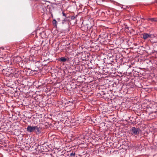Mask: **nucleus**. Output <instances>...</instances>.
I'll use <instances>...</instances> for the list:
<instances>
[{
    "label": "nucleus",
    "instance_id": "2eb2a0df",
    "mask_svg": "<svg viewBox=\"0 0 157 157\" xmlns=\"http://www.w3.org/2000/svg\"><path fill=\"white\" fill-rule=\"evenodd\" d=\"M63 21H66V20H65V19H64V20H63Z\"/></svg>",
    "mask_w": 157,
    "mask_h": 157
},
{
    "label": "nucleus",
    "instance_id": "9b49d317",
    "mask_svg": "<svg viewBox=\"0 0 157 157\" xmlns=\"http://www.w3.org/2000/svg\"><path fill=\"white\" fill-rule=\"evenodd\" d=\"M75 155V153H72L70 154V156H74Z\"/></svg>",
    "mask_w": 157,
    "mask_h": 157
},
{
    "label": "nucleus",
    "instance_id": "1a4fd4ad",
    "mask_svg": "<svg viewBox=\"0 0 157 157\" xmlns=\"http://www.w3.org/2000/svg\"><path fill=\"white\" fill-rule=\"evenodd\" d=\"M56 22H57V21H56V20L55 19L54 20H53V25H56Z\"/></svg>",
    "mask_w": 157,
    "mask_h": 157
},
{
    "label": "nucleus",
    "instance_id": "39448f33",
    "mask_svg": "<svg viewBox=\"0 0 157 157\" xmlns=\"http://www.w3.org/2000/svg\"><path fill=\"white\" fill-rule=\"evenodd\" d=\"M59 61L62 62H65L67 61V59L64 57H62L60 59Z\"/></svg>",
    "mask_w": 157,
    "mask_h": 157
},
{
    "label": "nucleus",
    "instance_id": "ddd939ff",
    "mask_svg": "<svg viewBox=\"0 0 157 157\" xmlns=\"http://www.w3.org/2000/svg\"><path fill=\"white\" fill-rule=\"evenodd\" d=\"M151 18H148V19H147V20H148V21H150H150H151Z\"/></svg>",
    "mask_w": 157,
    "mask_h": 157
},
{
    "label": "nucleus",
    "instance_id": "f257e3e1",
    "mask_svg": "<svg viewBox=\"0 0 157 157\" xmlns=\"http://www.w3.org/2000/svg\"><path fill=\"white\" fill-rule=\"evenodd\" d=\"M130 131L132 135H138L139 134L140 130L139 128H136L135 127H133L130 130Z\"/></svg>",
    "mask_w": 157,
    "mask_h": 157
},
{
    "label": "nucleus",
    "instance_id": "f8f14e48",
    "mask_svg": "<svg viewBox=\"0 0 157 157\" xmlns=\"http://www.w3.org/2000/svg\"><path fill=\"white\" fill-rule=\"evenodd\" d=\"M62 14H63V16H64L65 17H66V14L63 12Z\"/></svg>",
    "mask_w": 157,
    "mask_h": 157
},
{
    "label": "nucleus",
    "instance_id": "6e6552de",
    "mask_svg": "<svg viewBox=\"0 0 157 157\" xmlns=\"http://www.w3.org/2000/svg\"><path fill=\"white\" fill-rule=\"evenodd\" d=\"M67 103L68 105H71L72 104V102L69 101H67Z\"/></svg>",
    "mask_w": 157,
    "mask_h": 157
},
{
    "label": "nucleus",
    "instance_id": "4468645a",
    "mask_svg": "<svg viewBox=\"0 0 157 157\" xmlns=\"http://www.w3.org/2000/svg\"><path fill=\"white\" fill-rule=\"evenodd\" d=\"M140 19H144V18H141L140 17Z\"/></svg>",
    "mask_w": 157,
    "mask_h": 157
},
{
    "label": "nucleus",
    "instance_id": "423d86ee",
    "mask_svg": "<svg viewBox=\"0 0 157 157\" xmlns=\"http://www.w3.org/2000/svg\"><path fill=\"white\" fill-rule=\"evenodd\" d=\"M151 21L157 22V18H151Z\"/></svg>",
    "mask_w": 157,
    "mask_h": 157
},
{
    "label": "nucleus",
    "instance_id": "f03ea898",
    "mask_svg": "<svg viewBox=\"0 0 157 157\" xmlns=\"http://www.w3.org/2000/svg\"><path fill=\"white\" fill-rule=\"evenodd\" d=\"M155 37V36L153 34H149L147 33H144L143 34V38L144 39L146 40L148 38H153Z\"/></svg>",
    "mask_w": 157,
    "mask_h": 157
},
{
    "label": "nucleus",
    "instance_id": "9d476101",
    "mask_svg": "<svg viewBox=\"0 0 157 157\" xmlns=\"http://www.w3.org/2000/svg\"><path fill=\"white\" fill-rule=\"evenodd\" d=\"M75 18V17L74 16H72L71 17V19L72 20H74Z\"/></svg>",
    "mask_w": 157,
    "mask_h": 157
},
{
    "label": "nucleus",
    "instance_id": "20e7f679",
    "mask_svg": "<svg viewBox=\"0 0 157 157\" xmlns=\"http://www.w3.org/2000/svg\"><path fill=\"white\" fill-rule=\"evenodd\" d=\"M34 132L36 134H39L41 133V129L40 126L38 125L35 126Z\"/></svg>",
    "mask_w": 157,
    "mask_h": 157
},
{
    "label": "nucleus",
    "instance_id": "7ed1b4c3",
    "mask_svg": "<svg viewBox=\"0 0 157 157\" xmlns=\"http://www.w3.org/2000/svg\"><path fill=\"white\" fill-rule=\"evenodd\" d=\"M35 128V126H31L28 125L26 128V130L28 132L31 133L34 132Z\"/></svg>",
    "mask_w": 157,
    "mask_h": 157
},
{
    "label": "nucleus",
    "instance_id": "0eeeda50",
    "mask_svg": "<svg viewBox=\"0 0 157 157\" xmlns=\"http://www.w3.org/2000/svg\"><path fill=\"white\" fill-rule=\"evenodd\" d=\"M135 19H134V20H136L137 21H140V17H137V16L136 17V18H135Z\"/></svg>",
    "mask_w": 157,
    "mask_h": 157
}]
</instances>
